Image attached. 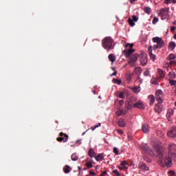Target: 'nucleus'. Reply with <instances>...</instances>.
<instances>
[{"mask_svg": "<svg viewBox=\"0 0 176 176\" xmlns=\"http://www.w3.org/2000/svg\"><path fill=\"white\" fill-rule=\"evenodd\" d=\"M102 47L109 52V50H112L113 49V39L109 36H107L103 38L102 41Z\"/></svg>", "mask_w": 176, "mask_h": 176, "instance_id": "f257e3e1", "label": "nucleus"}, {"mask_svg": "<svg viewBox=\"0 0 176 176\" xmlns=\"http://www.w3.org/2000/svg\"><path fill=\"white\" fill-rule=\"evenodd\" d=\"M134 44L126 43L125 45V49L123 50L122 54L126 58H129L132 54L135 52V50L133 49Z\"/></svg>", "mask_w": 176, "mask_h": 176, "instance_id": "f03ea898", "label": "nucleus"}, {"mask_svg": "<svg viewBox=\"0 0 176 176\" xmlns=\"http://www.w3.org/2000/svg\"><path fill=\"white\" fill-rule=\"evenodd\" d=\"M153 42L157 45H154L153 49L154 50H157V49H162L164 46V41L163 38L159 36H155L153 38Z\"/></svg>", "mask_w": 176, "mask_h": 176, "instance_id": "7ed1b4c3", "label": "nucleus"}, {"mask_svg": "<svg viewBox=\"0 0 176 176\" xmlns=\"http://www.w3.org/2000/svg\"><path fill=\"white\" fill-rule=\"evenodd\" d=\"M141 148L144 152L150 155V156H155L156 153H160V151H159V147H155V151H153L151 148H149L148 144H142Z\"/></svg>", "mask_w": 176, "mask_h": 176, "instance_id": "20e7f679", "label": "nucleus"}, {"mask_svg": "<svg viewBox=\"0 0 176 176\" xmlns=\"http://www.w3.org/2000/svg\"><path fill=\"white\" fill-rule=\"evenodd\" d=\"M129 58L128 64H129L131 67H135L137 61H138V58H140V54H134L131 56H129Z\"/></svg>", "mask_w": 176, "mask_h": 176, "instance_id": "39448f33", "label": "nucleus"}, {"mask_svg": "<svg viewBox=\"0 0 176 176\" xmlns=\"http://www.w3.org/2000/svg\"><path fill=\"white\" fill-rule=\"evenodd\" d=\"M140 61L142 65H146L148 63V55L145 52H142L140 55Z\"/></svg>", "mask_w": 176, "mask_h": 176, "instance_id": "423d86ee", "label": "nucleus"}, {"mask_svg": "<svg viewBox=\"0 0 176 176\" xmlns=\"http://www.w3.org/2000/svg\"><path fill=\"white\" fill-rule=\"evenodd\" d=\"M138 21V17H137L135 15H133L131 18H129L128 23L131 27H134L135 25V23Z\"/></svg>", "mask_w": 176, "mask_h": 176, "instance_id": "0eeeda50", "label": "nucleus"}, {"mask_svg": "<svg viewBox=\"0 0 176 176\" xmlns=\"http://www.w3.org/2000/svg\"><path fill=\"white\" fill-rule=\"evenodd\" d=\"M167 135L170 138H175L176 137V127H172L167 132Z\"/></svg>", "mask_w": 176, "mask_h": 176, "instance_id": "6e6552de", "label": "nucleus"}, {"mask_svg": "<svg viewBox=\"0 0 176 176\" xmlns=\"http://www.w3.org/2000/svg\"><path fill=\"white\" fill-rule=\"evenodd\" d=\"M176 155V145L174 144H170L168 155Z\"/></svg>", "mask_w": 176, "mask_h": 176, "instance_id": "1a4fd4ad", "label": "nucleus"}, {"mask_svg": "<svg viewBox=\"0 0 176 176\" xmlns=\"http://www.w3.org/2000/svg\"><path fill=\"white\" fill-rule=\"evenodd\" d=\"M139 169L140 171H143L145 173V171L149 170V167H148V166H146V164H145L144 162H140L139 164Z\"/></svg>", "mask_w": 176, "mask_h": 176, "instance_id": "9d476101", "label": "nucleus"}, {"mask_svg": "<svg viewBox=\"0 0 176 176\" xmlns=\"http://www.w3.org/2000/svg\"><path fill=\"white\" fill-rule=\"evenodd\" d=\"M153 50V47L149 46L148 48V54L150 56V58L152 59V60L155 61V60H156V55L152 53Z\"/></svg>", "mask_w": 176, "mask_h": 176, "instance_id": "9b49d317", "label": "nucleus"}, {"mask_svg": "<svg viewBox=\"0 0 176 176\" xmlns=\"http://www.w3.org/2000/svg\"><path fill=\"white\" fill-rule=\"evenodd\" d=\"M134 108H138V109H145V104H144V102L142 101H138L134 105Z\"/></svg>", "mask_w": 176, "mask_h": 176, "instance_id": "f8f14e48", "label": "nucleus"}, {"mask_svg": "<svg viewBox=\"0 0 176 176\" xmlns=\"http://www.w3.org/2000/svg\"><path fill=\"white\" fill-rule=\"evenodd\" d=\"M164 162L168 167H171V166H173V160H171V157H166L164 160Z\"/></svg>", "mask_w": 176, "mask_h": 176, "instance_id": "ddd939ff", "label": "nucleus"}, {"mask_svg": "<svg viewBox=\"0 0 176 176\" xmlns=\"http://www.w3.org/2000/svg\"><path fill=\"white\" fill-rule=\"evenodd\" d=\"M155 111L157 113H162V112H163V105L160 103H157L155 107Z\"/></svg>", "mask_w": 176, "mask_h": 176, "instance_id": "4468645a", "label": "nucleus"}, {"mask_svg": "<svg viewBox=\"0 0 176 176\" xmlns=\"http://www.w3.org/2000/svg\"><path fill=\"white\" fill-rule=\"evenodd\" d=\"M142 130L143 133H149V131L151 130V127L149 126V125L145 124L142 125Z\"/></svg>", "mask_w": 176, "mask_h": 176, "instance_id": "2eb2a0df", "label": "nucleus"}, {"mask_svg": "<svg viewBox=\"0 0 176 176\" xmlns=\"http://www.w3.org/2000/svg\"><path fill=\"white\" fill-rule=\"evenodd\" d=\"M57 141H58V142H67V141H68V135L65 134V137H60V138H57Z\"/></svg>", "mask_w": 176, "mask_h": 176, "instance_id": "dca6fc26", "label": "nucleus"}, {"mask_svg": "<svg viewBox=\"0 0 176 176\" xmlns=\"http://www.w3.org/2000/svg\"><path fill=\"white\" fill-rule=\"evenodd\" d=\"M160 14L162 16V20H164V19H166L165 16H168V12H167V11H166V9L162 8L160 10ZM165 14V16H164Z\"/></svg>", "mask_w": 176, "mask_h": 176, "instance_id": "f3484780", "label": "nucleus"}, {"mask_svg": "<svg viewBox=\"0 0 176 176\" xmlns=\"http://www.w3.org/2000/svg\"><path fill=\"white\" fill-rule=\"evenodd\" d=\"M104 154L103 153H100L97 156L95 157V159L96 162H102L104 160Z\"/></svg>", "mask_w": 176, "mask_h": 176, "instance_id": "a211bd4d", "label": "nucleus"}, {"mask_svg": "<svg viewBox=\"0 0 176 176\" xmlns=\"http://www.w3.org/2000/svg\"><path fill=\"white\" fill-rule=\"evenodd\" d=\"M88 156H89V157H96V152L94 151V150L93 148H90L88 151Z\"/></svg>", "mask_w": 176, "mask_h": 176, "instance_id": "6ab92c4d", "label": "nucleus"}, {"mask_svg": "<svg viewBox=\"0 0 176 176\" xmlns=\"http://www.w3.org/2000/svg\"><path fill=\"white\" fill-rule=\"evenodd\" d=\"M118 124L119 127H126V122H124V120H123L122 118H120L118 120Z\"/></svg>", "mask_w": 176, "mask_h": 176, "instance_id": "aec40b11", "label": "nucleus"}, {"mask_svg": "<svg viewBox=\"0 0 176 176\" xmlns=\"http://www.w3.org/2000/svg\"><path fill=\"white\" fill-rule=\"evenodd\" d=\"M115 95L116 97H118V98H124V92L116 91Z\"/></svg>", "mask_w": 176, "mask_h": 176, "instance_id": "412c9836", "label": "nucleus"}, {"mask_svg": "<svg viewBox=\"0 0 176 176\" xmlns=\"http://www.w3.org/2000/svg\"><path fill=\"white\" fill-rule=\"evenodd\" d=\"M126 111L123 109H120L116 112L117 116H124V115H126Z\"/></svg>", "mask_w": 176, "mask_h": 176, "instance_id": "4be33fe9", "label": "nucleus"}, {"mask_svg": "<svg viewBox=\"0 0 176 176\" xmlns=\"http://www.w3.org/2000/svg\"><path fill=\"white\" fill-rule=\"evenodd\" d=\"M109 60L111 63H115V61H116V56H115V54H110L109 55Z\"/></svg>", "mask_w": 176, "mask_h": 176, "instance_id": "5701e85b", "label": "nucleus"}, {"mask_svg": "<svg viewBox=\"0 0 176 176\" xmlns=\"http://www.w3.org/2000/svg\"><path fill=\"white\" fill-rule=\"evenodd\" d=\"M132 91H133V93H140V91H141V87L140 86H136V87H133L131 88Z\"/></svg>", "mask_w": 176, "mask_h": 176, "instance_id": "b1692460", "label": "nucleus"}, {"mask_svg": "<svg viewBox=\"0 0 176 176\" xmlns=\"http://www.w3.org/2000/svg\"><path fill=\"white\" fill-rule=\"evenodd\" d=\"M174 115V110L173 109H168V111L166 113L167 118H171Z\"/></svg>", "mask_w": 176, "mask_h": 176, "instance_id": "393cba45", "label": "nucleus"}, {"mask_svg": "<svg viewBox=\"0 0 176 176\" xmlns=\"http://www.w3.org/2000/svg\"><path fill=\"white\" fill-rule=\"evenodd\" d=\"M148 100L150 101V105H153L155 104V96L150 95L148 96Z\"/></svg>", "mask_w": 176, "mask_h": 176, "instance_id": "a878e982", "label": "nucleus"}, {"mask_svg": "<svg viewBox=\"0 0 176 176\" xmlns=\"http://www.w3.org/2000/svg\"><path fill=\"white\" fill-rule=\"evenodd\" d=\"M63 170L65 174H69V173H71V167L68 165L65 166Z\"/></svg>", "mask_w": 176, "mask_h": 176, "instance_id": "bb28decb", "label": "nucleus"}, {"mask_svg": "<svg viewBox=\"0 0 176 176\" xmlns=\"http://www.w3.org/2000/svg\"><path fill=\"white\" fill-rule=\"evenodd\" d=\"M155 97H163V91L162 89H157L155 91Z\"/></svg>", "mask_w": 176, "mask_h": 176, "instance_id": "cd10ccee", "label": "nucleus"}, {"mask_svg": "<svg viewBox=\"0 0 176 176\" xmlns=\"http://www.w3.org/2000/svg\"><path fill=\"white\" fill-rule=\"evenodd\" d=\"M175 47H176L175 42H170V43H169L168 47H169L170 50H174V49H175Z\"/></svg>", "mask_w": 176, "mask_h": 176, "instance_id": "c85d7f7f", "label": "nucleus"}, {"mask_svg": "<svg viewBox=\"0 0 176 176\" xmlns=\"http://www.w3.org/2000/svg\"><path fill=\"white\" fill-rule=\"evenodd\" d=\"M78 159V155H76V153H73L72 155V160H73V162H76Z\"/></svg>", "mask_w": 176, "mask_h": 176, "instance_id": "c756f323", "label": "nucleus"}, {"mask_svg": "<svg viewBox=\"0 0 176 176\" xmlns=\"http://www.w3.org/2000/svg\"><path fill=\"white\" fill-rule=\"evenodd\" d=\"M156 100L157 101L158 104H162L163 102V96H157Z\"/></svg>", "mask_w": 176, "mask_h": 176, "instance_id": "7c9ffc66", "label": "nucleus"}, {"mask_svg": "<svg viewBox=\"0 0 176 176\" xmlns=\"http://www.w3.org/2000/svg\"><path fill=\"white\" fill-rule=\"evenodd\" d=\"M113 83H116V85H121L122 84V80H120V79L114 78L113 80Z\"/></svg>", "mask_w": 176, "mask_h": 176, "instance_id": "2f4dec72", "label": "nucleus"}, {"mask_svg": "<svg viewBox=\"0 0 176 176\" xmlns=\"http://www.w3.org/2000/svg\"><path fill=\"white\" fill-rule=\"evenodd\" d=\"M158 73L160 78H164V72H163V70L158 69Z\"/></svg>", "mask_w": 176, "mask_h": 176, "instance_id": "473e14b6", "label": "nucleus"}, {"mask_svg": "<svg viewBox=\"0 0 176 176\" xmlns=\"http://www.w3.org/2000/svg\"><path fill=\"white\" fill-rule=\"evenodd\" d=\"M135 72H136V74H141V72H142V69L140 67H135Z\"/></svg>", "mask_w": 176, "mask_h": 176, "instance_id": "72a5a7b5", "label": "nucleus"}, {"mask_svg": "<svg viewBox=\"0 0 176 176\" xmlns=\"http://www.w3.org/2000/svg\"><path fill=\"white\" fill-rule=\"evenodd\" d=\"M157 134L159 135V137H161V138H164V134L163 132H162V131H157Z\"/></svg>", "mask_w": 176, "mask_h": 176, "instance_id": "f704fd0d", "label": "nucleus"}, {"mask_svg": "<svg viewBox=\"0 0 176 176\" xmlns=\"http://www.w3.org/2000/svg\"><path fill=\"white\" fill-rule=\"evenodd\" d=\"M144 12L145 13H146L147 14H151V8L149 7H146L144 8Z\"/></svg>", "mask_w": 176, "mask_h": 176, "instance_id": "c9c22d12", "label": "nucleus"}, {"mask_svg": "<svg viewBox=\"0 0 176 176\" xmlns=\"http://www.w3.org/2000/svg\"><path fill=\"white\" fill-rule=\"evenodd\" d=\"M121 166L125 168V169H127V162L126 161H123L122 163H121Z\"/></svg>", "mask_w": 176, "mask_h": 176, "instance_id": "e433bc0d", "label": "nucleus"}, {"mask_svg": "<svg viewBox=\"0 0 176 176\" xmlns=\"http://www.w3.org/2000/svg\"><path fill=\"white\" fill-rule=\"evenodd\" d=\"M86 166H87V168H91V167H93V163L91 162H88L86 164Z\"/></svg>", "mask_w": 176, "mask_h": 176, "instance_id": "4c0bfd02", "label": "nucleus"}, {"mask_svg": "<svg viewBox=\"0 0 176 176\" xmlns=\"http://www.w3.org/2000/svg\"><path fill=\"white\" fill-rule=\"evenodd\" d=\"M113 174H115L116 176H120V173H119V171H118V170H113L112 171Z\"/></svg>", "mask_w": 176, "mask_h": 176, "instance_id": "58836bf2", "label": "nucleus"}, {"mask_svg": "<svg viewBox=\"0 0 176 176\" xmlns=\"http://www.w3.org/2000/svg\"><path fill=\"white\" fill-rule=\"evenodd\" d=\"M158 21H159V18L154 17L153 19L152 23H153V24L155 25V24H157Z\"/></svg>", "mask_w": 176, "mask_h": 176, "instance_id": "ea45409f", "label": "nucleus"}, {"mask_svg": "<svg viewBox=\"0 0 176 176\" xmlns=\"http://www.w3.org/2000/svg\"><path fill=\"white\" fill-rule=\"evenodd\" d=\"M113 151V153H115V155H119V150L118 149L117 147H114Z\"/></svg>", "mask_w": 176, "mask_h": 176, "instance_id": "a19ab883", "label": "nucleus"}, {"mask_svg": "<svg viewBox=\"0 0 176 176\" xmlns=\"http://www.w3.org/2000/svg\"><path fill=\"white\" fill-rule=\"evenodd\" d=\"M168 174L169 176H175V172L174 170H170L168 173Z\"/></svg>", "mask_w": 176, "mask_h": 176, "instance_id": "79ce46f5", "label": "nucleus"}, {"mask_svg": "<svg viewBox=\"0 0 176 176\" xmlns=\"http://www.w3.org/2000/svg\"><path fill=\"white\" fill-rule=\"evenodd\" d=\"M101 126V123H99L98 125H96L95 126L91 127L92 131H94V130Z\"/></svg>", "mask_w": 176, "mask_h": 176, "instance_id": "37998d69", "label": "nucleus"}, {"mask_svg": "<svg viewBox=\"0 0 176 176\" xmlns=\"http://www.w3.org/2000/svg\"><path fill=\"white\" fill-rule=\"evenodd\" d=\"M169 83H170V85H171V86H175L176 81L174 80H171L169 81Z\"/></svg>", "mask_w": 176, "mask_h": 176, "instance_id": "c03bdc74", "label": "nucleus"}, {"mask_svg": "<svg viewBox=\"0 0 176 176\" xmlns=\"http://www.w3.org/2000/svg\"><path fill=\"white\" fill-rule=\"evenodd\" d=\"M174 58H175V55H174V54H170L169 55V59L170 60H174Z\"/></svg>", "mask_w": 176, "mask_h": 176, "instance_id": "a18cd8bd", "label": "nucleus"}, {"mask_svg": "<svg viewBox=\"0 0 176 176\" xmlns=\"http://www.w3.org/2000/svg\"><path fill=\"white\" fill-rule=\"evenodd\" d=\"M117 132L118 134H123L124 133L122 129H117Z\"/></svg>", "mask_w": 176, "mask_h": 176, "instance_id": "49530a36", "label": "nucleus"}, {"mask_svg": "<svg viewBox=\"0 0 176 176\" xmlns=\"http://www.w3.org/2000/svg\"><path fill=\"white\" fill-rule=\"evenodd\" d=\"M124 100H119V105H120V107H122V105H124Z\"/></svg>", "mask_w": 176, "mask_h": 176, "instance_id": "de8ad7c7", "label": "nucleus"}, {"mask_svg": "<svg viewBox=\"0 0 176 176\" xmlns=\"http://www.w3.org/2000/svg\"><path fill=\"white\" fill-rule=\"evenodd\" d=\"M144 160H145V162L147 163H151V162H152L151 159H146V157L144 158Z\"/></svg>", "mask_w": 176, "mask_h": 176, "instance_id": "09e8293b", "label": "nucleus"}, {"mask_svg": "<svg viewBox=\"0 0 176 176\" xmlns=\"http://www.w3.org/2000/svg\"><path fill=\"white\" fill-rule=\"evenodd\" d=\"M162 154H160L159 155H158V157H160V162H161V163L163 164V163H164V162L163 161V160H162Z\"/></svg>", "mask_w": 176, "mask_h": 176, "instance_id": "8fccbe9b", "label": "nucleus"}, {"mask_svg": "<svg viewBox=\"0 0 176 176\" xmlns=\"http://www.w3.org/2000/svg\"><path fill=\"white\" fill-rule=\"evenodd\" d=\"M151 83L153 85H159V83H157V81H153V80H151Z\"/></svg>", "mask_w": 176, "mask_h": 176, "instance_id": "3c124183", "label": "nucleus"}, {"mask_svg": "<svg viewBox=\"0 0 176 176\" xmlns=\"http://www.w3.org/2000/svg\"><path fill=\"white\" fill-rule=\"evenodd\" d=\"M174 64H175L174 60H170L169 62V65H174Z\"/></svg>", "mask_w": 176, "mask_h": 176, "instance_id": "603ef678", "label": "nucleus"}, {"mask_svg": "<svg viewBox=\"0 0 176 176\" xmlns=\"http://www.w3.org/2000/svg\"><path fill=\"white\" fill-rule=\"evenodd\" d=\"M105 175H107V171H103V172L101 173V175H100V176H105Z\"/></svg>", "mask_w": 176, "mask_h": 176, "instance_id": "864d4df0", "label": "nucleus"}, {"mask_svg": "<svg viewBox=\"0 0 176 176\" xmlns=\"http://www.w3.org/2000/svg\"><path fill=\"white\" fill-rule=\"evenodd\" d=\"M118 74V72L115 71L112 74H111V76H115Z\"/></svg>", "mask_w": 176, "mask_h": 176, "instance_id": "5fc2aeb1", "label": "nucleus"}, {"mask_svg": "<svg viewBox=\"0 0 176 176\" xmlns=\"http://www.w3.org/2000/svg\"><path fill=\"white\" fill-rule=\"evenodd\" d=\"M79 142H80H80H82V139L76 140V144H79Z\"/></svg>", "mask_w": 176, "mask_h": 176, "instance_id": "6e6d98bb", "label": "nucleus"}, {"mask_svg": "<svg viewBox=\"0 0 176 176\" xmlns=\"http://www.w3.org/2000/svg\"><path fill=\"white\" fill-rule=\"evenodd\" d=\"M164 2L166 5H168L170 3V0H165Z\"/></svg>", "mask_w": 176, "mask_h": 176, "instance_id": "4d7b16f0", "label": "nucleus"}, {"mask_svg": "<svg viewBox=\"0 0 176 176\" xmlns=\"http://www.w3.org/2000/svg\"><path fill=\"white\" fill-rule=\"evenodd\" d=\"M170 30H171L172 32L175 31V27H174V26L171 27Z\"/></svg>", "mask_w": 176, "mask_h": 176, "instance_id": "13d9d810", "label": "nucleus"}, {"mask_svg": "<svg viewBox=\"0 0 176 176\" xmlns=\"http://www.w3.org/2000/svg\"><path fill=\"white\" fill-rule=\"evenodd\" d=\"M90 175H96V173L93 171L90 172Z\"/></svg>", "mask_w": 176, "mask_h": 176, "instance_id": "bf43d9fd", "label": "nucleus"}, {"mask_svg": "<svg viewBox=\"0 0 176 176\" xmlns=\"http://www.w3.org/2000/svg\"><path fill=\"white\" fill-rule=\"evenodd\" d=\"M148 74H149V72H144L145 76H148Z\"/></svg>", "mask_w": 176, "mask_h": 176, "instance_id": "052dcab7", "label": "nucleus"}, {"mask_svg": "<svg viewBox=\"0 0 176 176\" xmlns=\"http://www.w3.org/2000/svg\"><path fill=\"white\" fill-rule=\"evenodd\" d=\"M126 108H127L128 109H131V108H133V107H131V106H126Z\"/></svg>", "mask_w": 176, "mask_h": 176, "instance_id": "680f3d73", "label": "nucleus"}, {"mask_svg": "<svg viewBox=\"0 0 176 176\" xmlns=\"http://www.w3.org/2000/svg\"><path fill=\"white\" fill-rule=\"evenodd\" d=\"M129 1H130L131 3H133V2H135V1H137V0H129Z\"/></svg>", "mask_w": 176, "mask_h": 176, "instance_id": "e2e57ef3", "label": "nucleus"}, {"mask_svg": "<svg viewBox=\"0 0 176 176\" xmlns=\"http://www.w3.org/2000/svg\"><path fill=\"white\" fill-rule=\"evenodd\" d=\"M60 137H63V136L64 135V133H63V132H61V133H60Z\"/></svg>", "mask_w": 176, "mask_h": 176, "instance_id": "0e129e2a", "label": "nucleus"}, {"mask_svg": "<svg viewBox=\"0 0 176 176\" xmlns=\"http://www.w3.org/2000/svg\"><path fill=\"white\" fill-rule=\"evenodd\" d=\"M173 3H176V0H172Z\"/></svg>", "mask_w": 176, "mask_h": 176, "instance_id": "69168bd1", "label": "nucleus"}, {"mask_svg": "<svg viewBox=\"0 0 176 176\" xmlns=\"http://www.w3.org/2000/svg\"><path fill=\"white\" fill-rule=\"evenodd\" d=\"M174 39H176V34L173 36Z\"/></svg>", "mask_w": 176, "mask_h": 176, "instance_id": "338daca9", "label": "nucleus"}, {"mask_svg": "<svg viewBox=\"0 0 176 176\" xmlns=\"http://www.w3.org/2000/svg\"><path fill=\"white\" fill-rule=\"evenodd\" d=\"M175 105L176 106V101L175 102Z\"/></svg>", "mask_w": 176, "mask_h": 176, "instance_id": "774afa93", "label": "nucleus"}]
</instances>
